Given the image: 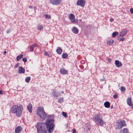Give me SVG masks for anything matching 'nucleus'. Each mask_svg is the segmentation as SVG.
<instances>
[{
  "label": "nucleus",
  "mask_w": 133,
  "mask_h": 133,
  "mask_svg": "<svg viewBox=\"0 0 133 133\" xmlns=\"http://www.w3.org/2000/svg\"><path fill=\"white\" fill-rule=\"evenodd\" d=\"M130 12L131 13H133V8H131L130 9Z\"/></svg>",
  "instance_id": "38"
},
{
  "label": "nucleus",
  "mask_w": 133,
  "mask_h": 133,
  "mask_svg": "<svg viewBox=\"0 0 133 133\" xmlns=\"http://www.w3.org/2000/svg\"><path fill=\"white\" fill-rule=\"evenodd\" d=\"M6 53V51H5L4 52V53L5 54Z\"/></svg>",
  "instance_id": "44"
},
{
  "label": "nucleus",
  "mask_w": 133,
  "mask_h": 133,
  "mask_svg": "<svg viewBox=\"0 0 133 133\" xmlns=\"http://www.w3.org/2000/svg\"><path fill=\"white\" fill-rule=\"evenodd\" d=\"M101 118V117H100V116L98 114L96 115L93 117V120L96 123H97Z\"/></svg>",
  "instance_id": "8"
},
{
  "label": "nucleus",
  "mask_w": 133,
  "mask_h": 133,
  "mask_svg": "<svg viewBox=\"0 0 133 133\" xmlns=\"http://www.w3.org/2000/svg\"><path fill=\"white\" fill-rule=\"evenodd\" d=\"M37 29L38 30H42L43 29V26L42 25H41L40 24H38L37 26Z\"/></svg>",
  "instance_id": "23"
},
{
  "label": "nucleus",
  "mask_w": 133,
  "mask_h": 133,
  "mask_svg": "<svg viewBox=\"0 0 133 133\" xmlns=\"http://www.w3.org/2000/svg\"><path fill=\"white\" fill-rule=\"evenodd\" d=\"M116 129L118 130L120 129L123 127L125 126L126 124L125 123V122L124 120H119L116 122Z\"/></svg>",
  "instance_id": "5"
},
{
  "label": "nucleus",
  "mask_w": 133,
  "mask_h": 133,
  "mask_svg": "<svg viewBox=\"0 0 133 133\" xmlns=\"http://www.w3.org/2000/svg\"><path fill=\"white\" fill-rule=\"evenodd\" d=\"M132 108H133V106H132Z\"/></svg>",
  "instance_id": "47"
},
{
  "label": "nucleus",
  "mask_w": 133,
  "mask_h": 133,
  "mask_svg": "<svg viewBox=\"0 0 133 133\" xmlns=\"http://www.w3.org/2000/svg\"><path fill=\"white\" fill-rule=\"evenodd\" d=\"M62 0H50V3L53 5H58L61 4Z\"/></svg>",
  "instance_id": "6"
},
{
  "label": "nucleus",
  "mask_w": 133,
  "mask_h": 133,
  "mask_svg": "<svg viewBox=\"0 0 133 133\" xmlns=\"http://www.w3.org/2000/svg\"><path fill=\"white\" fill-rule=\"evenodd\" d=\"M44 15L45 16V18L46 19H49L51 18L50 16L48 14H45Z\"/></svg>",
  "instance_id": "32"
},
{
  "label": "nucleus",
  "mask_w": 133,
  "mask_h": 133,
  "mask_svg": "<svg viewBox=\"0 0 133 133\" xmlns=\"http://www.w3.org/2000/svg\"><path fill=\"white\" fill-rule=\"evenodd\" d=\"M114 42V41L112 39H110L108 40L107 42V44L109 45H111Z\"/></svg>",
  "instance_id": "21"
},
{
  "label": "nucleus",
  "mask_w": 133,
  "mask_h": 133,
  "mask_svg": "<svg viewBox=\"0 0 133 133\" xmlns=\"http://www.w3.org/2000/svg\"><path fill=\"white\" fill-rule=\"evenodd\" d=\"M60 72L62 74H67L68 71L64 69H62L61 70Z\"/></svg>",
  "instance_id": "18"
},
{
  "label": "nucleus",
  "mask_w": 133,
  "mask_h": 133,
  "mask_svg": "<svg viewBox=\"0 0 133 133\" xmlns=\"http://www.w3.org/2000/svg\"><path fill=\"white\" fill-rule=\"evenodd\" d=\"M86 1L85 0H78L76 2L77 6H80L82 7H84L85 5Z\"/></svg>",
  "instance_id": "7"
},
{
  "label": "nucleus",
  "mask_w": 133,
  "mask_h": 133,
  "mask_svg": "<svg viewBox=\"0 0 133 133\" xmlns=\"http://www.w3.org/2000/svg\"><path fill=\"white\" fill-rule=\"evenodd\" d=\"M118 34V32H117L115 31L113 32L112 34V37H115Z\"/></svg>",
  "instance_id": "29"
},
{
  "label": "nucleus",
  "mask_w": 133,
  "mask_h": 133,
  "mask_svg": "<svg viewBox=\"0 0 133 133\" xmlns=\"http://www.w3.org/2000/svg\"><path fill=\"white\" fill-rule=\"evenodd\" d=\"M113 97L114 98H117V97H118V95L116 94L115 95H113Z\"/></svg>",
  "instance_id": "39"
},
{
  "label": "nucleus",
  "mask_w": 133,
  "mask_h": 133,
  "mask_svg": "<svg viewBox=\"0 0 133 133\" xmlns=\"http://www.w3.org/2000/svg\"><path fill=\"white\" fill-rule=\"evenodd\" d=\"M44 54L45 55L48 56L49 55L48 53L46 51H45L44 52Z\"/></svg>",
  "instance_id": "37"
},
{
  "label": "nucleus",
  "mask_w": 133,
  "mask_h": 133,
  "mask_svg": "<svg viewBox=\"0 0 133 133\" xmlns=\"http://www.w3.org/2000/svg\"><path fill=\"white\" fill-rule=\"evenodd\" d=\"M10 29H8V30H6V33H7V34H8V33H10Z\"/></svg>",
  "instance_id": "40"
},
{
  "label": "nucleus",
  "mask_w": 133,
  "mask_h": 133,
  "mask_svg": "<svg viewBox=\"0 0 133 133\" xmlns=\"http://www.w3.org/2000/svg\"><path fill=\"white\" fill-rule=\"evenodd\" d=\"M62 114H63V116L65 117H67V114L66 112H62Z\"/></svg>",
  "instance_id": "33"
},
{
  "label": "nucleus",
  "mask_w": 133,
  "mask_h": 133,
  "mask_svg": "<svg viewBox=\"0 0 133 133\" xmlns=\"http://www.w3.org/2000/svg\"><path fill=\"white\" fill-rule=\"evenodd\" d=\"M22 128L20 126H18L15 129V133H20L22 130Z\"/></svg>",
  "instance_id": "9"
},
{
  "label": "nucleus",
  "mask_w": 133,
  "mask_h": 133,
  "mask_svg": "<svg viewBox=\"0 0 133 133\" xmlns=\"http://www.w3.org/2000/svg\"><path fill=\"white\" fill-rule=\"evenodd\" d=\"M104 123V122L101 118L100 119H99L98 122L97 123L98 125H99L101 126H103Z\"/></svg>",
  "instance_id": "16"
},
{
  "label": "nucleus",
  "mask_w": 133,
  "mask_h": 133,
  "mask_svg": "<svg viewBox=\"0 0 133 133\" xmlns=\"http://www.w3.org/2000/svg\"><path fill=\"white\" fill-rule=\"evenodd\" d=\"M68 16L69 19L70 20V21L72 19H74L75 18L74 15L72 14H70Z\"/></svg>",
  "instance_id": "22"
},
{
  "label": "nucleus",
  "mask_w": 133,
  "mask_h": 133,
  "mask_svg": "<svg viewBox=\"0 0 133 133\" xmlns=\"http://www.w3.org/2000/svg\"><path fill=\"white\" fill-rule=\"evenodd\" d=\"M121 91L123 92H124L126 90L125 88L123 86H122L120 88Z\"/></svg>",
  "instance_id": "28"
},
{
  "label": "nucleus",
  "mask_w": 133,
  "mask_h": 133,
  "mask_svg": "<svg viewBox=\"0 0 133 133\" xmlns=\"http://www.w3.org/2000/svg\"><path fill=\"white\" fill-rule=\"evenodd\" d=\"M73 133H76V130L75 129H73L72 130Z\"/></svg>",
  "instance_id": "41"
},
{
  "label": "nucleus",
  "mask_w": 133,
  "mask_h": 133,
  "mask_svg": "<svg viewBox=\"0 0 133 133\" xmlns=\"http://www.w3.org/2000/svg\"><path fill=\"white\" fill-rule=\"evenodd\" d=\"M29 7H30V8H32V7L31 6H30Z\"/></svg>",
  "instance_id": "46"
},
{
  "label": "nucleus",
  "mask_w": 133,
  "mask_h": 133,
  "mask_svg": "<svg viewBox=\"0 0 133 133\" xmlns=\"http://www.w3.org/2000/svg\"><path fill=\"white\" fill-rule=\"evenodd\" d=\"M24 69L21 66L20 67L18 68V73L19 74L23 73H24Z\"/></svg>",
  "instance_id": "15"
},
{
  "label": "nucleus",
  "mask_w": 133,
  "mask_h": 133,
  "mask_svg": "<svg viewBox=\"0 0 133 133\" xmlns=\"http://www.w3.org/2000/svg\"><path fill=\"white\" fill-rule=\"evenodd\" d=\"M124 40V37H123L122 38H119V40L120 41H123Z\"/></svg>",
  "instance_id": "36"
},
{
  "label": "nucleus",
  "mask_w": 133,
  "mask_h": 133,
  "mask_svg": "<svg viewBox=\"0 0 133 133\" xmlns=\"http://www.w3.org/2000/svg\"><path fill=\"white\" fill-rule=\"evenodd\" d=\"M72 31L74 34H77L78 33V29L75 26L73 27L72 29Z\"/></svg>",
  "instance_id": "10"
},
{
  "label": "nucleus",
  "mask_w": 133,
  "mask_h": 133,
  "mask_svg": "<svg viewBox=\"0 0 133 133\" xmlns=\"http://www.w3.org/2000/svg\"><path fill=\"white\" fill-rule=\"evenodd\" d=\"M37 133H47L48 129L45 124L43 123H38L36 125Z\"/></svg>",
  "instance_id": "2"
},
{
  "label": "nucleus",
  "mask_w": 133,
  "mask_h": 133,
  "mask_svg": "<svg viewBox=\"0 0 133 133\" xmlns=\"http://www.w3.org/2000/svg\"><path fill=\"white\" fill-rule=\"evenodd\" d=\"M27 109L30 113H31L32 110V104L30 103L28 104L27 106Z\"/></svg>",
  "instance_id": "12"
},
{
  "label": "nucleus",
  "mask_w": 133,
  "mask_h": 133,
  "mask_svg": "<svg viewBox=\"0 0 133 133\" xmlns=\"http://www.w3.org/2000/svg\"><path fill=\"white\" fill-rule=\"evenodd\" d=\"M23 110V106L20 105L19 106L17 105H14L10 109V111L12 113L16 114V116L20 117L22 115V112Z\"/></svg>",
  "instance_id": "1"
},
{
  "label": "nucleus",
  "mask_w": 133,
  "mask_h": 133,
  "mask_svg": "<svg viewBox=\"0 0 133 133\" xmlns=\"http://www.w3.org/2000/svg\"><path fill=\"white\" fill-rule=\"evenodd\" d=\"M114 20V19L113 18H111L110 19V21L111 22H112Z\"/></svg>",
  "instance_id": "42"
},
{
  "label": "nucleus",
  "mask_w": 133,
  "mask_h": 133,
  "mask_svg": "<svg viewBox=\"0 0 133 133\" xmlns=\"http://www.w3.org/2000/svg\"><path fill=\"white\" fill-rule=\"evenodd\" d=\"M63 100V97H61L59 98V99L58 100V102L59 103H62Z\"/></svg>",
  "instance_id": "31"
},
{
  "label": "nucleus",
  "mask_w": 133,
  "mask_h": 133,
  "mask_svg": "<svg viewBox=\"0 0 133 133\" xmlns=\"http://www.w3.org/2000/svg\"><path fill=\"white\" fill-rule=\"evenodd\" d=\"M127 102L128 105L130 106L132 105V100L131 97L128 98L127 100Z\"/></svg>",
  "instance_id": "13"
},
{
  "label": "nucleus",
  "mask_w": 133,
  "mask_h": 133,
  "mask_svg": "<svg viewBox=\"0 0 133 133\" xmlns=\"http://www.w3.org/2000/svg\"><path fill=\"white\" fill-rule=\"evenodd\" d=\"M112 108H113V106L112 105L111 106V109H112Z\"/></svg>",
  "instance_id": "45"
},
{
  "label": "nucleus",
  "mask_w": 133,
  "mask_h": 133,
  "mask_svg": "<svg viewBox=\"0 0 133 133\" xmlns=\"http://www.w3.org/2000/svg\"><path fill=\"white\" fill-rule=\"evenodd\" d=\"M38 45L37 44H34L32 46H30V51L32 52L34 50V48L37 47Z\"/></svg>",
  "instance_id": "17"
},
{
  "label": "nucleus",
  "mask_w": 133,
  "mask_h": 133,
  "mask_svg": "<svg viewBox=\"0 0 133 133\" xmlns=\"http://www.w3.org/2000/svg\"><path fill=\"white\" fill-rule=\"evenodd\" d=\"M115 63L117 67H119L122 66V65L121 62H119L118 60H116L115 61Z\"/></svg>",
  "instance_id": "11"
},
{
  "label": "nucleus",
  "mask_w": 133,
  "mask_h": 133,
  "mask_svg": "<svg viewBox=\"0 0 133 133\" xmlns=\"http://www.w3.org/2000/svg\"><path fill=\"white\" fill-rule=\"evenodd\" d=\"M71 22L72 23H77L78 21L76 19H74L71 21Z\"/></svg>",
  "instance_id": "30"
},
{
  "label": "nucleus",
  "mask_w": 133,
  "mask_h": 133,
  "mask_svg": "<svg viewBox=\"0 0 133 133\" xmlns=\"http://www.w3.org/2000/svg\"><path fill=\"white\" fill-rule=\"evenodd\" d=\"M121 133H130L128 130L127 128H124L121 130Z\"/></svg>",
  "instance_id": "14"
},
{
  "label": "nucleus",
  "mask_w": 133,
  "mask_h": 133,
  "mask_svg": "<svg viewBox=\"0 0 133 133\" xmlns=\"http://www.w3.org/2000/svg\"><path fill=\"white\" fill-rule=\"evenodd\" d=\"M31 77L29 76L26 77L25 78V81L26 83H28L31 79Z\"/></svg>",
  "instance_id": "26"
},
{
  "label": "nucleus",
  "mask_w": 133,
  "mask_h": 133,
  "mask_svg": "<svg viewBox=\"0 0 133 133\" xmlns=\"http://www.w3.org/2000/svg\"><path fill=\"white\" fill-rule=\"evenodd\" d=\"M126 32L125 31H121L119 35L120 37H123L126 35Z\"/></svg>",
  "instance_id": "24"
},
{
  "label": "nucleus",
  "mask_w": 133,
  "mask_h": 133,
  "mask_svg": "<svg viewBox=\"0 0 133 133\" xmlns=\"http://www.w3.org/2000/svg\"><path fill=\"white\" fill-rule=\"evenodd\" d=\"M105 107L106 108H108L110 107V103L108 101H106L104 103Z\"/></svg>",
  "instance_id": "20"
},
{
  "label": "nucleus",
  "mask_w": 133,
  "mask_h": 133,
  "mask_svg": "<svg viewBox=\"0 0 133 133\" xmlns=\"http://www.w3.org/2000/svg\"><path fill=\"white\" fill-rule=\"evenodd\" d=\"M23 61L24 62H27V60L26 58H24L22 59Z\"/></svg>",
  "instance_id": "35"
},
{
  "label": "nucleus",
  "mask_w": 133,
  "mask_h": 133,
  "mask_svg": "<svg viewBox=\"0 0 133 133\" xmlns=\"http://www.w3.org/2000/svg\"><path fill=\"white\" fill-rule=\"evenodd\" d=\"M62 51V50L60 47H58L56 50V52L57 54H60Z\"/></svg>",
  "instance_id": "19"
},
{
  "label": "nucleus",
  "mask_w": 133,
  "mask_h": 133,
  "mask_svg": "<svg viewBox=\"0 0 133 133\" xmlns=\"http://www.w3.org/2000/svg\"><path fill=\"white\" fill-rule=\"evenodd\" d=\"M54 123V120L53 119H46L45 124L46 125L49 133H50L53 131V128L55 126Z\"/></svg>",
  "instance_id": "3"
},
{
  "label": "nucleus",
  "mask_w": 133,
  "mask_h": 133,
  "mask_svg": "<svg viewBox=\"0 0 133 133\" xmlns=\"http://www.w3.org/2000/svg\"><path fill=\"white\" fill-rule=\"evenodd\" d=\"M0 94L1 95H3V92H2V91L1 90H0Z\"/></svg>",
  "instance_id": "43"
},
{
  "label": "nucleus",
  "mask_w": 133,
  "mask_h": 133,
  "mask_svg": "<svg viewBox=\"0 0 133 133\" xmlns=\"http://www.w3.org/2000/svg\"><path fill=\"white\" fill-rule=\"evenodd\" d=\"M68 56V55L67 54L64 53L62 55V57L64 58H66Z\"/></svg>",
  "instance_id": "25"
},
{
  "label": "nucleus",
  "mask_w": 133,
  "mask_h": 133,
  "mask_svg": "<svg viewBox=\"0 0 133 133\" xmlns=\"http://www.w3.org/2000/svg\"><path fill=\"white\" fill-rule=\"evenodd\" d=\"M23 55L22 54H21L19 56H17L16 57V59L17 61L19 60L21 58L23 57Z\"/></svg>",
  "instance_id": "27"
},
{
  "label": "nucleus",
  "mask_w": 133,
  "mask_h": 133,
  "mask_svg": "<svg viewBox=\"0 0 133 133\" xmlns=\"http://www.w3.org/2000/svg\"><path fill=\"white\" fill-rule=\"evenodd\" d=\"M19 63H17L16 65L14 66V68L16 69L17 68L18 66L19 65Z\"/></svg>",
  "instance_id": "34"
},
{
  "label": "nucleus",
  "mask_w": 133,
  "mask_h": 133,
  "mask_svg": "<svg viewBox=\"0 0 133 133\" xmlns=\"http://www.w3.org/2000/svg\"><path fill=\"white\" fill-rule=\"evenodd\" d=\"M37 114L40 117L43 119H45L46 116V114L45 112L43 107H39L37 111Z\"/></svg>",
  "instance_id": "4"
}]
</instances>
